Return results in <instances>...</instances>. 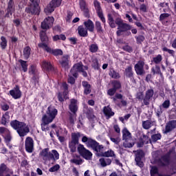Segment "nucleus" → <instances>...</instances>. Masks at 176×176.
I'll use <instances>...</instances> for the list:
<instances>
[{"label":"nucleus","mask_w":176,"mask_h":176,"mask_svg":"<svg viewBox=\"0 0 176 176\" xmlns=\"http://www.w3.org/2000/svg\"><path fill=\"white\" fill-rule=\"evenodd\" d=\"M42 67L43 69H45L46 71H52L53 68L50 62H47L46 60L43 61Z\"/></svg>","instance_id":"38"},{"label":"nucleus","mask_w":176,"mask_h":176,"mask_svg":"<svg viewBox=\"0 0 176 176\" xmlns=\"http://www.w3.org/2000/svg\"><path fill=\"white\" fill-rule=\"evenodd\" d=\"M132 141L133 140H124L122 144L124 148H133V146H134V144Z\"/></svg>","instance_id":"48"},{"label":"nucleus","mask_w":176,"mask_h":176,"mask_svg":"<svg viewBox=\"0 0 176 176\" xmlns=\"http://www.w3.org/2000/svg\"><path fill=\"white\" fill-rule=\"evenodd\" d=\"M82 86L84 88V94L87 96L91 93V85L87 81H82Z\"/></svg>","instance_id":"28"},{"label":"nucleus","mask_w":176,"mask_h":176,"mask_svg":"<svg viewBox=\"0 0 176 176\" xmlns=\"http://www.w3.org/2000/svg\"><path fill=\"white\" fill-rule=\"evenodd\" d=\"M25 148L26 152L28 153H32L34 151V140L31 137H28L25 141Z\"/></svg>","instance_id":"13"},{"label":"nucleus","mask_w":176,"mask_h":176,"mask_svg":"<svg viewBox=\"0 0 176 176\" xmlns=\"http://www.w3.org/2000/svg\"><path fill=\"white\" fill-rule=\"evenodd\" d=\"M62 2L63 0H52L44 9L45 13H46V14L53 13L56 8H59V6H61Z\"/></svg>","instance_id":"5"},{"label":"nucleus","mask_w":176,"mask_h":176,"mask_svg":"<svg viewBox=\"0 0 176 176\" xmlns=\"http://www.w3.org/2000/svg\"><path fill=\"white\" fill-rule=\"evenodd\" d=\"M160 138H162V135L160 133L154 134L151 136V141H153V142H156V141H159Z\"/></svg>","instance_id":"56"},{"label":"nucleus","mask_w":176,"mask_h":176,"mask_svg":"<svg viewBox=\"0 0 176 176\" xmlns=\"http://www.w3.org/2000/svg\"><path fill=\"white\" fill-rule=\"evenodd\" d=\"M125 74L128 78H132L133 76V67L129 66L125 69Z\"/></svg>","instance_id":"44"},{"label":"nucleus","mask_w":176,"mask_h":176,"mask_svg":"<svg viewBox=\"0 0 176 176\" xmlns=\"http://www.w3.org/2000/svg\"><path fill=\"white\" fill-rule=\"evenodd\" d=\"M79 138H80V133H72V140L70 142H74L75 144H79Z\"/></svg>","instance_id":"33"},{"label":"nucleus","mask_w":176,"mask_h":176,"mask_svg":"<svg viewBox=\"0 0 176 176\" xmlns=\"http://www.w3.org/2000/svg\"><path fill=\"white\" fill-rule=\"evenodd\" d=\"M110 140H111V141H112V142H113L116 145H118V144H119V142H120V141H122V140L119 137H117L116 138L111 137Z\"/></svg>","instance_id":"60"},{"label":"nucleus","mask_w":176,"mask_h":176,"mask_svg":"<svg viewBox=\"0 0 176 176\" xmlns=\"http://www.w3.org/2000/svg\"><path fill=\"white\" fill-rule=\"evenodd\" d=\"M31 54V48L30 47H26L23 50V56L25 58H28Z\"/></svg>","instance_id":"49"},{"label":"nucleus","mask_w":176,"mask_h":176,"mask_svg":"<svg viewBox=\"0 0 176 176\" xmlns=\"http://www.w3.org/2000/svg\"><path fill=\"white\" fill-rule=\"evenodd\" d=\"M174 129H176V120L169 121L166 125L164 133V134H167V133H170V131H172Z\"/></svg>","instance_id":"21"},{"label":"nucleus","mask_w":176,"mask_h":176,"mask_svg":"<svg viewBox=\"0 0 176 176\" xmlns=\"http://www.w3.org/2000/svg\"><path fill=\"white\" fill-rule=\"evenodd\" d=\"M10 126L16 130L20 137H25L30 133V127L24 122L14 120L10 122Z\"/></svg>","instance_id":"2"},{"label":"nucleus","mask_w":176,"mask_h":176,"mask_svg":"<svg viewBox=\"0 0 176 176\" xmlns=\"http://www.w3.org/2000/svg\"><path fill=\"white\" fill-rule=\"evenodd\" d=\"M82 142L85 144L87 148H91L93 150L96 148V146L98 142L93 140L91 138H87V136H83L82 138Z\"/></svg>","instance_id":"8"},{"label":"nucleus","mask_w":176,"mask_h":176,"mask_svg":"<svg viewBox=\"0 0 176 176\" xmlns=\"http://www.w3.org/2000/svg\"><path fill=\"white\" fill-rule=\"evenodd\" d=\"M153 94H155V91H153V89H148L146 91L145 97L143 99V102L144 105H149L151 98L153 97Z\"/></svg>","instance_id":"19"},{"label":"nucleus","mask_w":176,"mask_h":176,"mask_svg":"<svg viewBox=\"0 0 176 176\" xmlns=\"http://www.w3.org/2000/svg\"><path fill=\"white\" fill-rule=\"evenodd\" d=\"M94 5L98 17L100 18V20L102 21V23H105V17H104V14L102 13V9L101 8L100 2H98L97 0H95L94 1Z\"/></svg>","instance_id":"14"},{"label":"nucleus","mask_w":176,"mask_h":176,"mask_svg":"<svg viewBox=\"0 0 176 176\" xmlns=\"http://www.w3.org/2000/svg\"><path fill=\"white\" fill-rule=\"evenodd\" d=\"M70 162L72 163H74V164H76L77 166H79L82 163V158H80V157L78 155L70 160Z\"/></svg>","instance_id":"40"},{"label":"nucleus","mask_w":176,"mask_h":176,"mask_svg":"<svg viewBox=\"0 0 176 176\" xmlns=\"http://www.w3.org/2000/svg\"><path fill=\"white\" fill-rule=\"evenodd\" d=\"M109 76L113 78V79H119L120 78V74L119 72L115 71L114 69H111L109 72Z\"/></svg>","instance_id":"41"},{"label":"nucleus","mask_w":176,"mask_h":176,"mask_svg":"<svg viewBox=\"0 0 176 176\" xmlns=\"http://www.w3.org/2000/svg\"><path fill=\"white\" fill-rule=\"evenodd\" d=\"M76 145H78V144L74 143V142H69V148L70 149V152H72V153L76 152Z\"/></svg>","instance_id":"43"},{"label":"nucleus","mask_w":176,"mask_h":176,"mask_svg":"<svg viewBox=\"0 0 176 176\" xmlns=\"http://www.w3.org/2000/svg\"><path fill=\"white\" fill-rule=\"evenodd\" d=\"M162 60H163V56H162L161 54H158L157 56L153 58L152 63H154L155 64H160Z\"/></svg>","instance_id":"47"},{"label":"nucleus","mask_w":176,"mask_h":176,"mask_svg":"<svg viewBox=\"0 0 176 176\" xmlns=\"http://www.w3.org/2000/svg\"><path fill=\"white\" fill-rule=\"evenodd\" d=\"M94 151L96 152L97 156H102L104 155V151H105V148L102 144H97V145L94 147Z\"/></svg>","instance_id":"27"},{"label":"nucleus","mask_w":176,"mask_h":176,"mask_svg":"<svg viewBox=\"0 0 176 176\" xmlns=\"http://www.w3.org/2000/svg\"><path fill=\"white\" fill-rule=\"evenodd\" d=\"M156 124V122L155 121H152L151 120H147L146 121H142V127L144 129V130H149L151 127L153 126H155Z\"/></svg>","instance_id":"26"},{"label":"nucleus","mask_w":176,"mask_h":176,"mask_svg":"<svg viewBox=\"0 0 176 176\" xmlns=\"http://www.w3.org/2000/svg\"><path fill=\"white\" fill-rule=\"evenodd\" d=\"M1 49H6V46H8V41H6V38H5V36H1Z\"/></svg>","instance_id":"51"},{"label":"nucleus","mask_w":176,"mask_h":176,"mask_svg":"<svg viewBox=\"0 0 176 176\" xmlns=\"http://www.w3.org/2000/svg\"><path fill=\"white\" fill-rule=\"evenodd\" d=\"M10 94L14 100H19V98H21L22 94L19 85H16L13 89L10 90Z\"/></svg>","instance_id":"16"},{"label":"nucleus","mask_w":176,"mask_h":176,"mask_svg":"<svg viewBox=\"0 0 176 176\" xmlns=\"http://www.w3.org/2000/svg\"><path fill=\"white\" fill-rule=\"evenodd\" d=\"M135 155V160L136 162L137 166L139 167H144V162H142V160L144 157V151L142 150H137L133 151Z\"/></svg>","instance_id":"9"},{"label":"nucleus","mask_w":176,"mask_h":176,"mask_svg":"<svg viewBox=\"0 0 176 176\" xmlns=\"http://www.w3.org/2000/svg\"><path fill=\"white\" fill-rule=\"evenodd\" d=\"M53 120H54V119L47 114H44L41 118V122H43V123H47L48 124H50Z\"/></svg>","instance_id":"36"},{"label":"nucleus","mask_w":176,"mask_h":176,"mask_svg":"<svg viewBox=\"0 0 176 176\" xmlns=\"http://www.w3.org/2000/svg\"><path fill=\"white\" fill-rule=\"evenodd\" d=\"M25 12L29 14H39V6L31 3L30 6L25 8Z\"/></svg>","instance_id":"17"},{"label":"nucleus","mask_w":176,"mask_h":176,"mask_svg":"<svg viewBox=\"0 0 176 176\" xmlns=\"http://www.w3.org/2000/svg\"><path fill=\"white\" fill-rule=\"evenodd\" d=\"M151 71L153 74V75H155V74H160V67L159 66H156L155 69V68H152Z\"/></svg>","instance_id":"63"},{"label":"nucleus","mask_w":176,"mask_h":176,"mask_svg":"<svg viewBox=\"0 0 176 176\" xmlns=\"http://www.w3.org/2000/svg\"><path fill=\"white\" fill-rule=\"evenodd\" d=\"M72 76V74L70 73L68 78V83H70V85H74V83H75V78Z\"/></svg>","instance_id":"62"},{"label":"nucleus","mask_w":176,"mask_h":176,"mask_svg":"<svg viewBox=\"0 0 176 176\" xmlns=\"http://www.w3.org/2000/svg\"><path fill=\"white\" fill-rule=\"evenodd\" d=\"M77 150L80 156H82V157H83L86 160H91V157H93V153H91L90 151L85 148V146L83 144H79Z\"/></svg>","instance_id":"6"},{"label":"nucleus","mask_w":176,"mask_h":176,"mask_svg":"<svg viewBox=\"0 0 176 176\" xmlns=\"http://www.w3.org/2000/svg\"><path fill=\"white\" fill-rule=\"evenodd\" d=\"M10 119V116H9V112H6L1 118V124H3V126H6V124L9 122Z\"/></svg>","instance_id":"37"},{"label":"nucleus","mask_w":176,"mask_h":176,"mask_svg":"<svg viewBox=\"0 0 176 176\" xmlns=\"http://www.w3.org/2000/svg\"><path fill=\"white\" fill-rule=\"evenodd\" d=\"M40 156L45 161V163L50 162V160H58L60 159V154L56 150L49 151V148H44L40 153Z\"/></svg>","instance_id":"3"},{"label":"nucleus","mask_w":176,"mask_h":176,"mask_svg":"<svg viewBox=\"0 0 176 176\" xmlns=\"http://www.w3.org/2000/svg\"><path fill=\"white\" fill-rule=\"evenodd\" d=\"M89 52L91 53H97L98 52V45L94 43L89 45Z\"/></svg>","instance_id":"46"},{"label":"nucleus","mask_w":176,"mask_h":176,"mask_svg":"<svg viewBox=\"0 0 176 176\" xmlns=\"http://www.w3.org/2000/svg\"><path fill=\"white\" fill-rule=\"evenodd\" d=\"M118 30L116 34L118 36H120V35H122L123 32L131 30V26L126 23H122L118 26Z\"/></svg>","instance_id":"15"},{"label":"nucleus","mask_w":176,"mask_h":176,"mask_svg":"<svg viewBox=\"0 0 176 176\" xmlns=\"http://www.w3.org/2000/svg\"><path fill=\"white\" fill-rule=\"evenodd\" d=\"M4 173H8L11 175H13V170L8 168V166L4 163L0 164V175H3Z\"/></svg>","instance_id":"25"},{"label":"nucleus","mask_w":176,"mask_h":176,"mask_svg":"<svg viewBox=\"0 0 176 176\" xmlns=\"http://www.w3.org/2000/svg\"><path fill=\"white\" fill-rule=\"evenodd\" d=\"M103 112L107 116V119H109V118H111V116H113L115 115V112L112 111V109L109 106L104 107L103 108Z\"/></svg>","instance_id":"31"},{"label":"nucleus","mask_w":176,"mask_h":176,"mask_svg":"<svg viewBox=\"0 0 176 176\" xmlns=\"http://www.w3.org/2000/svg\"><path fill=\"white\" fill-rule=\"evenodd\" d=\"M170 157H173V160L176 161V153L174 148L170 150L168 153L161 157L158 163L159 166L162 167L168 166V164H170Z\"/></svg>","instance_id":"4"},{"label":"nucleus","mask_w":176,"mask_h":176,"mask_svg":"<svg viewBox=\"0 0 176 176\" xmlns=\"http://www.w3.org/2000/svg\"><path fill=\"white\" fill-rule=\"evenodd\" d=\"M57 113H58V111L57 109H55L54 107L50 105L46 111V115L50 116L52 119H56V116H57Z\"/></svg>","instance_id":"20"},{"label":"nucleus","mask_w":176,"mask_h":176,"mask_svg":"<svg viewBox=\"0 0 176 176\" xmlns=\"http://www.w3.org/2000/svg\"><path fill=\"white\" fill-rule=\"evenodd\" d=\"M116 93V89H114V88L109 89L107 91V94L109 96H113Z\"/></svg>","instance_id":"64"},{"label":"nucleus","mask_w":176,"mask_h":176,"mask_svg":"<svg viewBox=\"0 0 176 176\" xmlns=\"http://www.w3.org/2000/svg\"><path fill=\"white\" fill-rule=\"evenodd\" d=\"M122 140L123 141H132L131 133L129 131L127 128H124L122 130Z\"/></svg>","instance_id":"24"},{"label":"nucleus","mask_w":176,"mask_h":176,"mask_svg":"<svg viewBox=\"0 0 176 176\" xmlns=\"http://www.w3.org/2000/svg\"><path fill=\"white\" fill-rule=\"evenodd\" d=\"M14 3L13 0H10L8 2V7L7 8V13L6 14V17H10L12 14L14 12Z\"/></svg>","instance_id":"23"},{"label":"nucleus","mask_w":176,"mask_h":176,"mask_svg":"<svg viewBox=\"0 0 176 176\" xmlns=\"http://www.w3.org/2000/svg\"><path fill=\"white\" fill-rule=\"evenodd\" d=\"M84 25L86 28V30L89 31L90 32H94V23L92 22L91 20L89 19L84 22Z\"/></svg>","instance_id":"29"},{"label":"nucleus","mask_w":176,"mask_h":176,"mask_svg":"<svg viewBox=\"0 0 176 176\" xmlns=\"http://www.w3.org/2000/svg\"><path fill=\"white\" fill-rule=\"evenodd\" d=\"M58 170H60V165L56 164L49 169V172L50 173H56V171H58Z\"/></svg>","instance_id":"57"},{"label":"nucleus","mask_w":176,"mask_h":176,"mask_svg":"<svg viewBox=\"0 0 176 176\" xmlns=\"http://www.w3.org/2000/svg\"><path fill=\"white\" fill-rule=\"evenodd\" d=\"M5 138V142L7 144V146L10 148V149L12 148V144H10V142L12 141V135L10 133L4 135Z\"/></svg>","instance_id":"42"},{"label":"nucleus","mask_w":176,"mask_h":176,"mask_svg":"<svg viewBox=\"0 0 176 176\" xmlns=\"http://www.w3.org/2000/svg\"><path fill=\"white\" fill-rule=\"evenodd\" d=\"M10 131L7 128L2 126L0 127V134L3 135V137H5L7 134H10Z\"/></svg>","instance_id":"52"},{"label":"nucleus","mask_w":176,"mask_h":176,"mask_svg":"<svg viewBox=\"0 0 176 176\" xmlns=\"http://www.w3.org/2000/svg\"><path fill=\"white\" fill-rule=\"evenodd\" d=\"M95 25H96V31L98 32L100 34L104 32V30H102V26H101V23L100 21H96Z\"/></svg>","instance_id":"54"},{"label":"nucleus","mask_w":176,"mask_h":176,"mask_svg":"<svg viewBox=\"0 0 176 176\" xmlns=\"http://www.w3.org/2000/svg\"><path fill=\"white\" fill-rule=\"evenodd\" d=\"M151 176H157L159 175V170L156 166H152L151 169Z\"/></svg>","instance_id":"55"},{"label":"nucleus","mask_w":176,"mask_h":176,"mask_svg":"<svg viewBox=\"0 0 176 176\" xmlns=\"http://www.w3.org/2000/svg\"><path fill=\"white\" fill-rule=\"evenodd\" d=\"M69 55H64L59 60V63L63 68L65 69H69Z\"/></svg>","instance_id":"18"},{"label":"nucleus","mask_w":176,"mask_h":176,"mask_svg":"<svg viewBox=\"0 0 176 176\" xmlns=\"http://www.w3.org/2000/svg\"><path fill=\"white\" fill-rule=\"evenodd\" d=\"M82 69L87 71L89 67L87 66H83L82 63L75 64L72 69L70 70V74L74 77L78 78V72H82Z\"/></svg>","instance_id":"7"},{"label":"nucleus","mask_w":176,"mask_h":176,"mask_svg":"<svg viewBox=\"0 0 176 176\" xmlns=\"http://www.w3.org/2000/svg\"><path fill=\"white\" fill-rule=\"evenodd\" d=\"M19 63L22 67L23 72H27L28 68V65L27 64V61H24L23 60H19Z\"/></svg>","instance_id":"50"},{"label":"nucleus","mask_w":176,"mask_h":176,"mask_svg":"<svg viewBox=\"0 0 176 176\" xmlns=\"http://www.w3.org/2000/svg\"><path fill=\"white\" fill-rule=\"evenodd\" d=\"M29 74L30 75H33V76H38L39 73L38 72V69L36 66L32 65L29 68Z\"/></svg>","instance_id":"35"},{"label":"nucleus","mask_w":176,"mask_h":176,"mask_svg":"<svg viewBox=\"0 0 176 176\" xmlns=\"http://www.w3.org/2000/svg\"><path fill=\"white\" fill-rule=\"evenodd\" d=\"M108 21H109V24L111 28H116V25H118V27L122 24L123 21L120 18H116V20H113V17H112V15L109 14H108Z\"/></svg>","instance_id":"11"},{"label":"nucleus","mask_w":176,"mask_h":176,"mask_svg":"<svg viewBox=\"0 0 176 176\" xmlns=\"http://www.w3.org/2000/svg\"><path fill=\"white\" fill-rule=\"evenodd\" d=\"M40 38L42 43H38V47L44 49L47 53H51L52 54H54V56H63V51L61 50H52V48L49 47V38H47V36H46L45 31L42 30L40 32Z\"/></svg>","instance_id":"1"},{"label":"nucleus","mask_w":176,"mask_h":176,"mask_svg":"<svg viewBox=\"0 0 176 176\" xmlns=\"http://www.w3.org/2000/svg\"><path fill=\"white\" fill-rule=\"evenodd\" d=\"M113 89H116V90H117V89H120L122 85H120V82L114 81L113 82Z\"/></svg>","instance_id":"61"},{"label":"nucleus","mask_w":176,"mask_h":176,"mask_svg":"<svg viewBox=\"0 0 176 176\" xmlns=\"http://www.w3.org/2000/svg\"><path fill=\"white\" fill-rule=\"evenodd\" d=\"M102 157H116V155H115V152L112 150H108L106 152L103 153L102 155Z\"/></svg>","instance_id":"39"},{"label":"nucleus","mask_w":176,"mask_h":176,"mask_svg":"<svg viewBox=\"0 0 176 176\" xmlns=\"http://www.w3.org/2000/svg\"><path fill=\"white\" fill-rule=\"evenodd\" d=\"M79 5L85 17H89V8H87V4L86 3V1H85V0H80Z\"/></svg>","instance_id":"22"},{"label":"nucleus","mask_w":176,"mask_h":176,"mask_svg":"<svg viewBox=\"0 0 176 176\" xmlns=\"http://www.w3.org/2000/svg\"><path fill=\"white\" fill-rule=\"evenodd\" d=\"M49 124L45 123L43 122H41V130L42 131H49Z\"/></svg>","instance_id":"58"},{"label":"nucleus","mask_w":176,"mask_h":176,"mask_svg":"<svg viewBox=\"0 0 176 176\" xmlns=\"http://www.w3.org/2000/svg\"><path fill=\"white\" fill-rule=\"evenodd\" d=\"M171 102H170V100H165L163 103L162 107L164 108V109H168L170 108Z\"/></svg>","instance_id":"59"},{"label":"nucleus","mask_w":176,"mask_h":176,"mask_svg":"<svg viewBox=\"0 0 176 176\" xmlns=\"http://www.w3.org/2000/svg\"><path fill=\"white\" fill-rule=\"evenodd\" d=\"M54 23V18L53 16H47L41 23V28L43 30H49Z\"/></svg>","instance_id":"10"},{"label":"nucleus","mask_w":176,"mask_h":176,"mask_svg":"<svg viewBox=\"0 0 176 176\" xmlns=\"http://www.w3.org/2000/svg\"><path fill=\"white\" fill-rule=\"evenodd\" d=\"M78 34L80 35V36L85 37V36H87V35H88L87 29H86L83 26L78 27Z\"/></svg>","instance_id":"34"},{"label":"nucleus","mask_w":176,"mask_h":176,"mask_svg":"<svg viewBox=\"0 0 176 176\" xmlns=\"http://www.w3.org/2000/svg\"><path fill=\"white\" fill-rule=\"evenodd\" d=\"M91 65L94 69H100V64L98 63V59H97V58H92Z\"/></svg>","instance_id":"45"},{"label":"nucleus","mask_w":176,"mask_h":176,"mask_svg":"<svg viewBox=\"0 0 176 176\" xmlns=\"http://www.w3.org/2000/svg\"><path fill=\"white\" fill-rule=\"evenodd\" d=\"M88 119H94L96 116H94V110L93 109H88L87 112Z\"/></svg>","instance_id":"53"},{"label":"nucleus","mask_w":176,"mask_h":176,"mask_svg":"<svg viewBox=\"0 0 176 176\" xmlns=\"http://www.w3.org/2000/svg\"><path fill=\"white\" fill-rule=\"evenodd\" d=\"M99 162L102 167H107V166H109L111 163H112V160L111 159L104 157L100 158Z\"/></svg>","instance_id":"32"},{"label":"nucleus","mask_w":176,"mask_h":176,"mask_svg":"<svg viewBox=\"0 0 176 176\" xmlns=\"http://www.w3.org/2000/svg\"><path fill=\"white\" fill-rule=\"evenodd\" d=\"M78 101L75 99H72L71 100V103L69 106V108L72 112V113H76V111H78V104H77Z\"/></svg>","instance_id":"30"},{"label":"nucleus","mask_w":176,"mask_h":176,"mask_svg":"<svg viewBox=\"0 0 176 176\" xmlns=\"http://www.w3.org/2000/svg\"><path fill=\"white\" fill-rule=\"evenodd\" d=\"M145 65V62L144 60H139L137 64L135 65L134 68L137 75H144L145 74V70L144 67Z\"/></svg>","instance_id":"12"}]
</instances>
